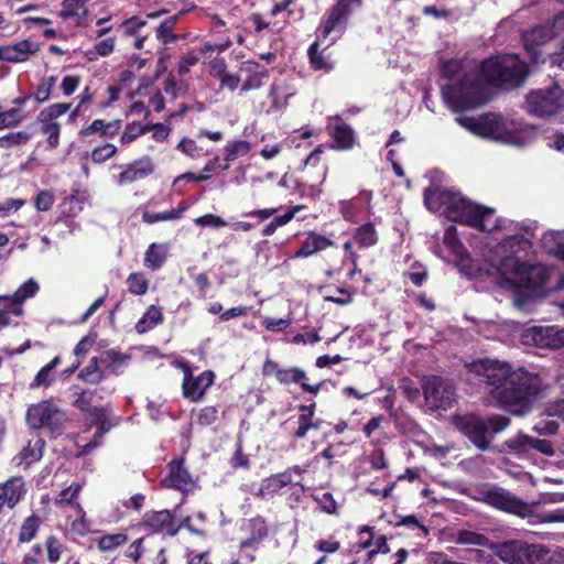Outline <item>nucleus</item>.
<instances>
[{"mask_svg":"<svg viewBox=\"0 0 564 564\" xmlns=\"http://www.w3.org/2000/svg\"><path fill=\"white\" fill-rule=\"evenodd\" d=\"M443 74L447 80L442 85L443 99L459 111L477 108L488 100L486 84L503 88L520 86L528 75V66L517 55L506 54L489 57L479 66L447 61Z\"/></svg>","mask_w":564,"mask_h":564,"instance_id":"nucleus-1","label":"nucleus"},{"mask_svg":"<svg viewBox=\"0 0 564 564\" xmlns=\"http://www.w3.org/2000/svg\"><path fill=\"white\" fill-rule=\"evenodd\" d=\"M467 369L486 383L488 394L503 408L527 402L544 387L539 375L512 368L508 362L480 359L467 365Z\"/></svg>","mask_w":564,"mask_h":564,"instance_id":"nucleus-2","label":"nucleus"},{"mask_svg":"<svg viewBox=\"0 0 564 564\" xmlns=\"http://www.w3.org/2000/svg\"><path fill=\"white\" fill-rule=\"evenodd\" d=\"M532 242L525 235H511L501 240L489 259L498 274L501 288L538 289L546 283L547 271L540 264H531L528 256Z\"/></svg>","mask_w":564,"mask_h":564,"instance_id":"nucleus-3","label":"nucleus"},{"mask_svg":"<svg viewBox=\"0 0 564 564\" xmlns=\"http://www.w3.org/2000/svg\"><path fill=\"white\" fill-rule=\"evenodd\" d=\"M424 202L431 212L449 220L487 232H494L499 227L495 209L476 205L458 192L429 188L424 193Z\"/></svg>","mask_w":564,"mask_h":564,"instance_id":"nucleus-4","label":"nucleus"},{"mask_svg":"<svg viewBox=\"0 0 564 564\" xmlns=\"http://www.w3.org/2000/svg\"><path fill=\"white\" fill-rule=\"evenodd\" d=\"M457 121L476 135L505 144L523 147L532 140L531 130L499 113H487L478 118L459 117Z\"/></svg>","mask_w":564,"mask_h":564,"instance_id":"nucleus-5","label":"nucleus"},{"mask_svg":"<svg viewBox=\"0 0 564 564\" xmlns=\"http://www.w3.org/2000/svg\"><path fill=\"white\" fill-rule=\"evenodd\" d=\"M453 425L464 434L477 448L486 451L494 434L503 431L509 425V419L502 415L481 417L476 414L455 415Z\"/></svg>","mask_w":564,"mask_h":564,"instance_id":"nucleus-6","label":"nucleus"},{"mask_svg":"<svg viewBox=\"0 0 564 564\" xmlns=\"http://www.w3.org/2000/svg\"><path fill=\"white\" fill-rule=\"evenodd\" d=\"M489 549L505 564H532L547 554L544 546L521 540L490 544Z\"/></svg>","mask_w":564,"mask_h":564,"instance_id":"nucleus-7","label":"nucleus"},{"mask_svg":"<svg viewBox=\"0 0 564 564\" xmlns=\"http://www.w3.org/2000/svg\"><path fill=\"white\" fill-rule=\"evenodd\" d=\"M525 110L538 117H547L564 109V89L554 84L531 90L525 98Z\"/></svg>","mask_w":564,"mask_h":564,"instance_id":"nucleus-8","label":"nucleus"},{"mask_svg":"<svg viewBox=\"0 0 564 564\" xmlns=\"http://www.w3.org/2000/svg\"><path fill=\"white\" fill-rule=\"evenodd\" d=\"M422 390L426 406L431 411L447 410L456 402L455 387L443 377H425L422 382Z\"/></svg>","mask_w":564,"mask_h":564,"instance_id":"nucleus-9","label":"nucleus"},{"mask_svg":"<svg viewBox=\"0 0 564 564\" xmlns=\"http://www.w3.org/2000/svg\"><path fill=\"white\" fill-rule=\"evenodd\" d=\"M65 421L64 413L50 401H41L29 406L26 423L32 429H47L51 432L59 431Z\"/></svg>","mask_w":564,"mask_h":564,"instance_id":"nucleus-10","label":"nucleus"},{"mask_svg":"<svg viewBox=\"0 0 564 564\" xmlns=\"http://www.w3.org/2000/svg\"><path fill=\"white\" fill-rule=\"evenodd\" d=\"M184 370V379L182 383L183 395L192 401H199L206 390L213 384L215 375L210 370L203 371L199 376L194 377L187 365L181 364Z\"/></svg>","mask_w":564,"mask_h":564,"instance_id":"nucleus-11","label":"nucleus"},{"mask_svg":"<svg viewBox=\"0 0 564 564\" xmlns=\"http://www.w3.org/2000/svg\"><path fill=\"white\" fill-rule=\"evenodd\" d=\"M361 0H338L336 6L330 10L328 17L321 25V32L324 36L330 35L333 32L340 33L354 7L360 6Z\"/></svg>","mask_w":564,"mask_h":564,"instance_id":"nucleus-12","label":"nucleus"},{"mask_svg":"<svg viewBox=\"0 0 564 564\" xmlns=\"http://www.w3.org/2000/svg\"><path fill=\"white\" fill-rule=\"evenodd\" d=\"M528 337L541 348L560 349L564 347V328L558 326H536L530 329Z\"/></svg>","mask_w":564,"mask_h":564,"instance_id":"nucleus-13","label":"nucleus"},{"mask_svg":"<svg viewBox=\"0 0 564 564\" xmlns=\"http://www.w3.org/2000/svg\"><path fill=\"white\" fill-rule=\"evenodd\" d=\"M26 494L25 481L20 476H13L0 484V513L3 508L13 509Z\"/></svg>","mask_w":564,"mask_h":564,"instance_id":"nucleus-14","label":"nucleus"},{"mask_svg":"<svg viewBox=\"0 0 564 564\" xmlns=\"http://www.w3.org/2000/svg\"><path fill=\"white\" fill-rule=\"evenodd\" d=\"M555 31L556 29L553 25H545L533 28L532 30L523 33L522 39L524 47L534 62H538L542 54L538 48L546 44L552 37H557V35H554ZM558 39L561 40L560 36Z\"/></svg>","mask_w":564,"mask_h":564,"instance_id":"nucleus-15","label":"nucleus"},{"mask_svg":"<svg viewBox=\"0 0 564 564\" xmlns=\"http://www.w3.org/2000/svg\"><path fill=\"white\" fill-rule=\"evenodd\" d=\"M154 171V164L150 156H143L134 160L126 165L123 171L119 174L117 183L119 186L131 184L139 180L145 178Z\"/></svg>","mask_w":564,"mask_h":564,"instance_id":"nucleus-16","label":"nucleus"},{"mask_svg":"<svg viewBox=\"0 0 564 564\" xmlns=\"http://www.w3.org/2000/svg\"><path fill=\"white\" fill-rule=\"evenodd\" d=\"M443 241L452 253L459 260L462 270H464L467 275L475 276L476 270L474 268V262L470 261V263H465V261H468V254L459 240L456 227L449 226L446 228Z\"/></svg>","mask_w":564,"mask_h":564,"instance_id":"nucleus-17","label":"nucleus"},{"mask_svg":"<svg viewBox=\"0 0 564 564\" xmlns=\"http://www.w3.org/2000/svg\"><path fill=\"white\" fill-rule=\"evenodd\" d=\"M241 75L246 76V79L241 86V91H249L258 89L262 86V83L268 78V69L258 64L254 61H245L239 67Z\"/></svg>","mask_w":564,"mask_h":564,"instance_id":"nucleus-18","label":"nucleus"},{"mask_svg":"<svg viewBox=\"0 0 564 564\" xmlns=\"http://www.w3.org/2000/svg\"><path fill=\"white\" fill-rule=\"evenodd\" d=\"M39 50V45L30 41H21L13 45H8L0 48V59L7 62H24L29 56L33 55Z\"/></svg>","mask_w":564,"mask_h":564,"instance_id":"nucleus-19","label":"nucleus"},{"mask_svg":"<svg viewBox=\"0 0 564 564\" xmlns=\"http://www.w3.org/2000/svg\"><path fill=\"white\" fill-rule=\"evenodd\" d=\"M163 482L166 487L178 490H188L193 485L192 477L181 460L172 462L169 465V475Z\"/></svg>","mask_w":564,"mask_h":564,"instance_id":"nucleus-20","label":"nucleus"},{"mask_svg":"<svg viewBox=\"0 0 564 564\" xmlns=\"http://www.w3.org/2000/svg\"><path fill=\"white\" fill-rule=\"evenodd\" d=\"M144 523L148 528L155 532H165L174 535L178 528L173 522V517L167 510L153 511L144 516Z\"/></svg>","mask_w":564,"mask_h":564,"instance_id":"nucleus-21","label":"nucleus"},{"mask_svg":"<svg viewBox=\"0 0 564 564\" xmlns=\"http://www.w3.org/2000/svg\"><path fill=\"white\" fill-rule=\"evenodd\" d=\"M294 95V90L286 79L274 80L269 89L268 97L271 100L272 111H278L288 106L289 98Z\"/></svg>","mask_w":564,"mask_h":564,"instance_id":"nucleus-22","label":"nucleus"},{"mask_svg":"<svg viewBox=\"0 0 564 564\" xmlns=\"http://www.w3.org/2000/svg\"><path fill=\"white\" fill-rule=\"evenodd\" d=\"M288 485H294L291 479V473H279L265 478L259 488V495L262 498L276 494L280 489ZM299 487V492H303V486L299 482L295 484Z\"/></svg>","mask_w":564,"mask_h":564,"instance_id":"nucleus-23","label":"nucleus"},{"mask_svg":"<svg viewBox=\"0 0 564 564\" xmlns=\"http://www.w3.org/2000/svg\"><path fill=\"white\" fill-rule=\"evenodd\" d=\"M333 245L326 236L310 234L303 241L301 248L295 251L294 258H307L318 251H323Z\"/></svg>","mask_w":564,"mask_h":564,"instance_id":"nucleus-24","label":"nucleus"},{"mask_svg":"<svg viewBox=\"0 0 564 564\" xmlns=\"http://www.w3.org/2000/svg\"><path fill=\"white\" fill-rule=\"evenodd\" d=\"M44 441L42 438H35L28 443V445L13 457L12 463L15 466H30L34 462H37L43 455Z\"/></svg>","mask_w":564,"mask_h":564,"instance_id":"nucleus-25","label":"nucleus"},{"mask_svg":"<svg viewBox=\"0 0 564 564\" xmlns=\"http://www.w3.org/2000/svg\"><path fill=\"white\" fill-rule=\"evenodd\" d=\"M315 404L301 405V414L297 420V429L294 432L296 438H304L310 430H318L321 427V421H314Z\"/></svg>","mask_w":564,"mask_h":564,"instance_id":"nucleus-26","label":"nucleus"},{"mask_svg":"<svg viewBox=\"0 0 564 564\" xmlns=\"http://www.w3.org/2000/svg\"><path fill=\"white\" fill-rule=\"evenodd\" d=\"M36 122L40 124L41 132L47 137L48 147L52 149L57 148L61 134L59 123L42 113H39Z\"/></svg>","mask_w":564,"mask_h":564,"instance_id":"nucleus-27","label":"nucleus"},{"mask_svg":"<svg viewBox=\"0 0 564 564\" xmlns=\"http://www.w3.org/2000/svg\"><path fill=\"white\" fill-rule=\"evenodd\" d=\"M542 247L564 261V231H547L541 238Z\"/></svg>","mask_w":564,"mask_h":564,"instance_id":"nucleus-28","label":"nucleus"},{"mask_svg":"<svg viewBox=\"0 0 564 564\" xmlns=\"http://www.w3.org/2000/svg\"><path fill=\"white\" fill-rule=\"evenodd\" d=\"M276 380L281 383H300L301 387L312 393H316L318 391L319 386H311L306 382V375L304 371L297 368H291V369H281V371L278 372Z\"/></svg>","mask_w":564,"mask_h":564,"instance_id":"nucleus-29","label":"nucleus"},{"mask_svg":"<svg viewBox=\"0 0 564 564\" xmlns=\"http://www.w3.org/2000/svg\"><path fill=\"white\" fill-rule=\"evenodd\" d=\"M489 499L494 506L509 510L517 514H525L529 509L528 506L522 501L509 497L508 495L505 494H490Z\"/></svg>","mask_w":564,"mask_h":564,"instance_id":"nucleus-30","label":"nucleus"},{"mask_svg":"<svg viewBox=\"0 0 564 564\" xmlns=\"http://www.w3.org/2000/svg\"><path fill=\"white\" fill-rule=\"evenodd\" d=\"M352 241L362 249L375 246L378 242V234L375 225L367 223L358 227L352 236Z\"/></svg>","mask_w":564,"mask_h":564,"instance_id":"nucleus-31","label":"nucleus"},{"mask_svg":"<svg viewBox=\"0 0 564 564\" xmlns=\"http://www.w3.org/2000/svg\"><path fill=\"white\" fill-rule=\"evenodd\" d=\"M332 135L337 144V149L348 150L351 149L355 143L354 131L346 124L335 126Z\"/></svg>","mask_w":564,"mask_h":564,"instance_id":"nucleus-32","label":"nucleus"},{"mask_svg":"<svg viewBox=\"0 0 564 564\" xmlns=\"http://www.w3.org/2000/svg\"><path fill=\"white\" fill-rule=\"evenodd\" d=\"M61 364L59 357H55L48 364L40 369L34 377L31 388L48 387L54 379L53 370Z\"/></svg>","mask_w":564,"mask_h":564,"instance_id":"nucleus-33","label":"nucleus"},{"mask_svg":"<svg viewBox=\"0 0 564 564\" xmlns=\"http://www.w3.org/2000/svg\"><path fill=\"white\" fill-rule=\"evenodd\" d=\"M162 312L160 308L155 306H151L142 318L137 323L135 329L138 333L143 334L153 327H155L159 323L162 322Z\"/></svg>","mask_w":564,"mask_h":564,"instance_id":"nucleus-34","label":"nucleus"},{"mask_svg":"<svg viewBox=\"0 0 564 564\" xmlns=\"http://www.w3.org/2000/svg\"><path fill=\"white\" fill-rule=\"evenodd\" d=\"M165 261V249L155 243L150 245L145 252L144 263L152 270L159 269Z\"/></svg>","mask_w":564,"mask_h":564,"instance_id":"nucleus-35","label":"nucleus"},{"mask_svg":"<svg viewBox=\"0 0 564 564\" xmlns=\"http://www.w3.org/2000/svg\"><path fill=\"white\" fill-rule=\"evenodd\" d=\"M553 4L554 9L557 11L555 19L553 21V26L556 29L554 35L561 37V42L563 43L562 52L560 54V58H564V0H550Z\"/></svg>","mask_w":564,"mask_h":564,"instance_id":"nucleus-36","label":"nucleus"},{"mask_svg":"<svg viewBox=\"0 0 564 564\" xmlns=\"http://www.w3.org/2000/svg\"><path fill=\"white\" fill-rule=\"evenodd\" d=\"M25 117L19 108H11L6 111L0 110V130L19 126Z\"/></svg>","mask_w":564,"mask_h":564,"instance_id":"nucleus-37","label":"nucleus"},{"mask_svg":"<svg viewBox=\"0 0 564 564\" xmlns=\"http://www.w3.org/2000/svg\"><path fill=\"white\" fill-rule=\"evenodd\" d=\"M39 290V283L34 279H29L11 296L15 302L23 304L28 299L35 296Z\"/></svg>","mask_w":564,"mask_h":564,"instance_id":"nucleus-38","label":"nucleus"},{"mask_svg":"<svg viewBox=\"0 0 564 564\" xmlns=\"http://www.w3.org/2000/svg\"><path fill=\"white\" fill-rule=\"evenodd\" d=\"M40 527V519L35 516L26 518L20 529L19 541L22 543L30 542L35 535Z\"/></svg>","mask_w":564,"mask_h":564,"instance_id":"nucleus-39","label":"nucleus"},{"mask_svg":"<svg viewBox=\"0 0 564 564\" xmlns=\"http://www.w3.org/2000/svg\"><path fill=\"white\" fill-rule=\"evenodd\" d=\"M128 538L124 533H113L101 536L98 540V547L102 552H111L116 547L124 544Z\"/></svg>","mask_w":564,"mask_h":564,"instance_id":"nucleus-40","label":"nucleus"},{"mask_svg":"<svg viewBox=\"0 0 564 564\" xmlns=\"http://www.w3.org/2000/svg\"><path fill=\"white\" fill-rule=\"evenodd\" d=\"M249 150H250V147L247 141L238 140V141L230 142L225 147V152H226L225 160L227 162L235 161L236 159H238L240 156L247 155Z\"/></svg>","mask_w":564,"mask_h":564,"instance_id":"nucleus-41","label":"nucleus"},{"mask_svg":"<svg viewBox=\"0 0 564 564\" xmlns=\"http://www.w3.org/2000/svg\"><path fill=\"white\" fill-rule=\"evenodd\" d=\"M56 86V77L48 76L41 79L34 94V99L42 104L50 99L52 91Z\"/></svg>","mask_w":564,"mask_h":564,"instance_id":"nucleus-42","label":"nucleus"},{"mask_svg":"<svg viewBox=\"0 0 564 564\" xmlns=\"http://www.w3.org/2000/svg\"><path fill=\"white\" fill-rule=\"evenodd\" d=\"M531 440L532 437L520 433L508 440L505 443V446L514 454H524L530 451Z\"/></svg>","mask_w":564,"mask_h":564,"instance_id":"nucleus-43","label":"nucleus"},{"mask_svg":"<svg viewBox=\"0 0 564 564\" xmlns=\"http://www.w3.org/2000/svg\"><path fill=\"white\" fill-rule=\"evenodd\" d=\"M457 543L466 545L490 546L488 539L479 533L464 530L457 534Z\"/></svg>","mask_w":564,"mask_h":564,"instance_id":"nucleus-44","label":"nucleus"},{"mask_svg":"<svg viewBox=\"0 0 564 564\" xmlns=\"http://www.w3.org/2000/svg\"><path fill=\"white\" fill-rule=\"evenodd\" d=\"M31 138V133L28 131L10 132L0 138V147L9 149L14 145L25 144Z\"/></svg>","mask_w":564,"mask_h":564,"instance_id":"nucleus-45","label":"nucleus"},{"mask_svg":"<svg viewBox=\"0 0 564 564\" xmlns=\"http://www.w3.org/2000/svg\"><path fill=\"white\" fill-rule=\"evenodd\" d=\"M117 147L111 143H105L101 145L96 147L91 151V160L94 163L101 164L106 162L107 160L111 159L117 153Z\"/></svg>","mask_w":564,"mask_h":564,"instance_id":"nucleus-46","label":"nucleus"},{"mask_svg":"<svg viewBox=\"0 0 564 564\" xmlns=\"http://www.w3.org/2000/svg\"><path fill=\"white\" fill-rule=\"evenodd\" d=\"M177 21V17H171L170 19L163 21L156 29V37L162 41L164 44H167L176 39L173 33V28Z\"/></svg>","mask_w":564,"mask_h":564,"instance_id":"nucleus-47","label":"nucleus"},{"mask_svg":"<svg viewBox=\"0 0 564 564\" xmlns=\"http://www.w3.org/2000/svg\"><path fill=\"white\" fill-rule=\"evenodd\" d=\"M128 289L131 293L142 295L148 291L149 282L143 273H132L129 275Z\"/></svg>","mask_w":564,"mask_h":564,"instance_id":"nucleus-48","label":"nucleus"},{"mask_svg":"<svg viewBox=\"0 0 564 564\" xmlns=\"http://www.w3.org/2000/svg\"><path fill=\"white\" fill-rule=\"evenodd\" d=\"M111 127L110 123H106L101 119L94 120L88 127L83 128L79 131V134L83 137H87L94 133H100L104 137H112L115 134L113 131H109V128Z\"/></svg>","mask_w":564,"mask_h":564,"instance_id":"nucleus-49","label":"nucleus"},{"mask_svg":"<svg viewBox=\"0 0 564 564\" xmlns=\"http://www.w3.org/2000/svg\"><path fill=\"white\" fill-rule=\"evenodd\" d=\"M45 549L50 563H56L61 560L64 547L63 543L56 536L51 535L45 540Z\"/></svg>","mask_w":564,"mask_h":564,"instance_id":"nucleus-50","label":"nucleus"},{"mask_svg":"<svg viewBox=\"0 0 564 564\" xmlns=\"http://www.w3.org/2000/svg\"><path fill=\"white\" fill-rule=\"evenodd\" d=\"M148 131H150L149 126H141L138 122L130 123L126 127V129L121 135V142L123 144H129L132 141H134L137 138H139L140 135L147 133Z\"/></svg>","mask_w":564,"mask_h":564,"instance_id":"nucleus-51","label":"nucleus"},{"mask_svg":"<svg viewBox=\"0 0 564 564\" xmlns=\"http://www.w3.org/2000/svg\"><path fill=\"white\" fill-rule=\"evenodd\" d=\"M75 507H76V510H77V518L72 522L70 530L75 534L84 536V535H86L89 532L90 525H89L88 521L85 518L86 513L83 510V508L80 507V505L76 503Z\"/></svg>","mask_w":564,"mask_h":564,"instance_id":"nucleus-52","label":"nucleus"},{"mask_svg":"<svg viewBox=\"0 0 564 564\" xmlns=\"http://www.w3.org/2000/svg\"><path fill=\"white\" fill-rule=\"evenodd\" d=\"M79 378L89 383L100 381L101 373L98 367L97 358H91L88 366L79 372Z\"/></svg>","mask_w":564,"mask_h":564,"instance_id":"nucleus-53","label":"nucleus"},{"mask_svg":"<svg viewBox=\"0 0 564 564\" xmlns=\"http://www.w3.org/2000/svg\"><path fill=\"white\" fill-rule=\"evenodd\" d=\"M308 56L311 64L315 69L330 70L333 68V65L317 52V43H313L310 46Z\"/></svg>","mask_w":564,"mask_h":564,"instance_id":"nucleus-54","label":"nucleus"},{"mask_svg":"<svg viewBox=\"0 0 564 564\" xmlns=\"http://www.w3.org/2000/svg\"><path fill=\"white\" fill-rule=\"evenodd\" d=\"M82 490V485L74 482L67 488L63 489L55 499L56 503L73 505Z\"/></svg>","mask_w":564,"mask_h":564,"instance_id":"nucleus-55","label":"nucleus"},{"mask_svg":"<svg viewBox=\"0 0 564 564\" xmlns=\"http://www.w3.org/2000/svg\"><path fill=\"white\" fill-rule=\"evenodd\" d=\"M142 219L144 223L152 225L159 221H166V220H174L178 219V213L177 212H163V213H149L145 212L142 215Z\"/></svg>","mask_w":564,"mask_h":564,"instance_id":"nucleus-56","label":"nucleus"},{"mask_svg":"<svg viewBox=\"0 0 564 564\" xmlns=\"http://www.w3.org/2000/svg\"><path fill=\"white\" fill-rule=\"evenodd\" d=\"M177 150L182 151L185 155L197 159L203 155V150L194 140L184 138L178 144Z\"/></svg>","mask_w":564,"mask_h":564,"instance_id":"nucleus-57","label":"nucleus"},{"mask_svg":"<svg viewBox=\"0 0 564 564\" xmlns=\"http://www.w3.org/2000/svg\"><path fill=\"white\" fill-rule=\"evenodd\" d=\"M194 223L200 227L220 228L225 227L227 223L219 216L214 214H206L194 219Z\"/></svg>","mask_w":564,"mask_h":564,"instance_id":"nucleus-58","label":"nucleus"},{"mask_svg":"<svg viewBox=\"0 0 564 564\" xmlns=\"http://www.w3.org/2000/svg\"><path fill=\"white\" fill-rule=\"evenodd\" d=\"M0 302L3 303L2 311H10L13 317H20L23 314V304L15 302L11 295H0Z\"/></svg>","mask_w":564,"mask_h":564,"instance_id":"nucleus-59","label":"nucleus"},{"mask_svg":"<svg viewBox=\"0 0 564 564\" xmlns=\"http://www.w3.org/2000/svg\"><path fill=\"white\" fill-rule=\"evenodd\" d=\"M147 21L139 19L138 17H132L122 22L121 28L123 30V34L127 36L135 35L142 28H144Z\"/></svg>","mask_w":564,"mask_h":564,"instance_id":"nucleus-60","label":"nucleus"},{"mask_svg":"<svg viewBox=\"0 0 564 564\" xmlns=\"http://www.w3.org/2000/svg\"><path fill=\"white\" fill-rule=\"evenodd\" d=\"M69 108L70 104L57 102L42 109L40 113L53 120H56L58 117L65 115L69 110Z\"/></svg>","mask_w":564,"mask_h":564,"instance_id":"nucleus-61","label":"nucleus"},{"mask_svg":"<svg viewBox=\"0 0 564 564\" xmlns=\"http://www.w3.org/2000/svg\"><path fill=\"white\" fill-rule=\"evenodd\" d=\"M54 204V195L48 191H41L35 198V208L40 212L48 210Z\"/></svg>","mask_w":564,"mask_h":564,"instance_id":"nucleus-62","label":"nucleus"},{"mask_svg":"<svg viewBox=\"0 0 564 564\" xmlns=\"http://www.w3.org/2000/svg\"><path fill=\"white\" fill-rule=\"evenodd\" d=\"M100 361L106 367L118 368L124 364L126 358L123 356L110 350V351H106L102 355Z\"/></svg>","mask_w":564,"mask_h":564,"instance_id":"nucleus-63","label":"nucleus"},{"mask_svg":"<svg viewBox=\"0 0 564 564\" xmlns=\"http://www.w3.org/2000/svg\"><path fill=\"white\" fill-rule=\"evenodd\" d=\"M545 412L547 416H556L564 422V398L549 403Z\"/></svg>","mask_w":564,"mask_h":564,"instance_id":"nucleus-64","label":"nucleus"}]
</instances>
